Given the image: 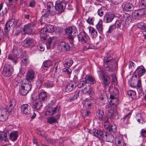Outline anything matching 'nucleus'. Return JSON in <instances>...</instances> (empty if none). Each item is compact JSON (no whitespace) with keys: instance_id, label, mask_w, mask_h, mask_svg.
<instances>
[{"instance_id":"f257e3e1","label":"nucleus","mask_w":146,"mask_h":146,"mask_svg":"<svg viewBox=\"0 0 146 146\" xmlns=\"http://www.w3.org/2000/svg\"><path fill=\"white\" fill-rule=\"evenodd\" d=\"M117 64H115V61L111 57H108L104 59V65L105 70L110 72H113L115 69Z\"/></svg>"},{"instance_id":"f03ea898","label":"nucleus","mask_w":146,"mask_h":146,"mask_svg":"<svg viewBox=\"0 0 146 146\" xmlns=\"http://www.w3.org/2000/svg\"><path fill=\"white\" fill-rule=\"evenodd\" d=\"M31 88V82L27 80H23L19 88V93L23 96L27 94Z\"/></svg>"},{"instance_id":"7ed1b4c3","label":"nucleus","mask_w":146,"mask_h":146,"mask_svg":"<svg viewBox=\"0 0 146 146\" xmlns=\"http://www.w3.org/2000/svg\"><path fill=\"white\" fill-rule=\"evenodd\" d=\"M66 34L68 35V38L72 41H73L74 36L77 35V30L75 27L72 26L68 27L65 30Z\"/></svg>"},{"instance_id":"20e7f679","label":"nucleus","mask_w":146,"mask_h":146,"mask_svg":"<svg viewBox=\"0 0 146 146\" xmlns=\"http://www.w3.org/2000/svg\"><path fill=\"white\" fill-rule=\"evenodd\" d=\"M97 71L100 79L102 80L104 86H106L109 84L110 81L108 79L106 78V74L104 71L99 68H97Z\"/></svg>"},{"instance_id":"39448f33","label":"nucleus","mask_w":146,"mask_h":146,"mask_svg":"<svg viewBox=\"0 0 146 146\" xmlns=\"http://www.w3.org/2000/svg\"><path fill=\"white\" fill-rule=\"evenodd\" d=\"M13 72V68L12 66L8 64H5L3 68L2 74L5 76H11Z\"/></svg>"},{"instance_id":"423d86ee","label":"nucleus","mask_w":146,"mask_h":146,"mask_svg":"<svg viewBox=\"0 0 146 146\" xmlns=\"http://www.w3.org/2000/svg\"><path fill=\"white\" fill-rule=\"evenodd\" d=\"M35 22L31 23H28L25 25L23 29V31L22 32V34L27 33L30 34L32 33L33 31L32 27L36 25Z\"/></svg>"},{"instance_id":"0eeeda50","label":"nucleus","mask_w":146,"mask_h":146,"mask_svg":"<svg viewBox=\"0 0 146 146\" xmlns=\"http://www.w3.org/2000/svg\"><path fill=\"white\" fill-rule=\"evenodd\" d=\"M66 5V3L64 2H56L55 7V10L61 13L63 11Z\"/></svg>"},{"instance_id":"6e6552de","label":"nucleus","mask_w":146,"mask_h":146,"mask_svg":"<svg viewBox=\"0 0 146 146\" xmlns=\"http://www.w3.org/2000/svg\"><path fill=\"white\" fill-rule=\"evenodd\" d=\"M58 48L60 50L65 52L69 50L70 46L68 44L64 42H62L60 43Z\"/></svg>"},{"instance_id":"1a4fd4ad","label":"nucleus","mask_w":146,"mask_h":146,"mask_svg":"<svg viewBox=\"0 0 146 146\" xmlns=\"http://www.w3.org/2000/svg\"><path fill=\"white\" fill-rule=\"evenodd\" d=\"M77 84L74 82H68L66 86L65 91L67 92H70L72 90H74Z\"/></svg>"},{"instance_id":"9d476101","label":"nucleus","mask_w":146,"mask_h":146,"mask_svg":"<svg viewBox=\"0 0 146 146\" xmlns=\"http://www.w3.org/2000/svg\"><path fill=\"white\" fill-rule=\"evenodd\" d=\"M115 15L113 14L110 13H106L104 16L103 21L105 23H109L111 22L114 19Z\"/></svg>"},{"instance_id":"9b49d317","label":"nucleus","mask_w":146,"mask_h":146,"mask_svg":"<svg viewBox=\"0 0 146 146\" xmlns=\"http://www.w3.org/2000/svg\"><path fill=\"white\" fill-rule=\"evenodd\" d=\"M21 110L23 113L25 114H29L31 113V108L28 104H25L21 106Z\"/></svg>"},{"instance_id":"f8f14e48","label":"nucleus","mask_w":146,"mask_h":146,"mask_svg":"<svg viewBox=\"0 0 146 146\" xmlns=\"http://www.w3.org/2000/svg\"><path fill=\"white\" fill-rule=\"evenodd\" d=\"M87 36L85 33H80L78 36V40L82 44L85 43L87 41Z\"/></svg>"},{"instance_id":"ddd939ff","label":"nucleus","mask_w":146,"mask_h":146,"mask_svg":"<svg viewBox=\"0 0 146 146\" xmlns=\"http://www.w3.org/2000/svg\"><path fill=\"white\" fill-rule=\"evenodd\" d=\"M26 79L25 80H27L30 82L33 81V80L35 77V73L33 70H28L26 75Z\"/></svg>"},{"instance_id":"4468645a","label":"nucleus","mask_w":146,"mask_h":146,"mask_svg":"<svg viewBox=\"0 0 146 146\" xmlns=\"http://www.w3.org/2000/svg\"><path fill=\"white\" fill-rule=\"evenodd\" d=\"M95 134L96 135H95L96 137H99V136L100 137H103L105 136L107 137L108 136H109V137H111L113 136L112 135L111 133H104V132L102 131L98 130L96 129V131L95 133Z\"/></svg>"},{"instance_id":"2eb2a0df","label":"nucleus","mask_w":146,"mask_h":146,"mask_svg":"<svg viewBox=\"0 0 146 146\" xmlns=\"http://www.w3.org/2000/svg\"><path fill=\"white\" fill-rule=\"evenodd\" d=\"M110 98L111 99L109 103L110 106H116L118 104V100L114 96L111 95L110 96Z\"/></svg>"},{"instance_id":"dca6fc26","label":"nucleus","mask_w":146,"mask_h":146,"mask_svg":"<svg viewBox=\"0 0 146 146\" xmlns=\"http://www.w3.org/2000/svg\"><path fill=\"white\" fill-rule=\"evenodd\" d=\"M33 42V40L32 38H27L22 42V45L24 47L27 48Z\"/></svg>"},{"instance_id":"f3484780","label":"nucleus","mask_w":146,"mask_h":146,"mask_svg":"<svg viewBox=\"0 0 146 146\" xmlns=\"http://www.w3.org/2000/svg\"><path fill=\"white\" fill-rule=\"evenodd\" d=\"M115 143L117 146H125L123 137H116Z\"/></svg>"},{"instance_id":"a211bd4d","label":"nucleus","mask_w":146,"mask_h":146,"mask_svg":"<svg viewBox=\"0 0 146 146\" xmlns=\"http://www.w3.org/2000/svg\"><path fill=\"white\" fill-rule=\"evenodd\" d=\"M60 116L59 114H58L56 115L55 117H48V118L47 122L50 124L56 122L57 120L59 118Z\"/></svg>"},{"instance_id":"6ab92c4d","label":"nucleus","mask_w":146,"mask_h":146,"mask_svg":"<svg viewBox=\"0 0 146 146\" xmlns=\"http://www.w3.org/2000/svg\"><path fill=\"white\" fill-rule=\"evenodd\" d=\"M46 28H44L41 29L40 31V38L44 40H46L47 37L46 34L47 33Z\"/></svg>"},{"instance_id":"aec40b11","label":"nucleus","mask_w":146,"mask_h":146,"mask_svg":"<svg viewBox=\"0 0 146 146\" xmlns=\"http://www.w3.org/2000/svg\"><path fill=\"white\" fill-rule=\"evenodd\" d=\"M136 71L137 72L138 76H141L145 73L146 70L143 66H141L137 68Z\"/></svg>"},{"instance_id":"412c9836","label":"nucleus","mask_w":146,"mask_h":146,"mask_svg":"<svg viewBox=\"0 0 146 146\" xmlns=\"http://www.w3.org/2000/svg\"><path fill=\"white\" fill-rule=\"evenodd\" d=\"M83 90L84 93L90 95V97H91L94 94L92 89L90 86H88L87 87L86 86Z\"/></svg>"},{"instance_id":"4be33fe9","label":"nucleus","mask_w":146,"mask_h":146,"mask_svg":"<svg viewBox=\"0 0 146 146\" xmlns=\"http://www.w3.org/2000/svg\"><path fill=\"white\" fill-rule=\"evenodd\" d=\"M134 6L131 3H127L125 4L123 9L126 11H130L133 9Z\"/></svg>"},{"instance_id":"5701e85b","label":"nucleus","mask_w":146,"mask_h":146,"mask_svg":"<svg viewBox=\"0 0 146 146\" xmlns=\"http://www.w3.org/2000/svg\"><path fill=\"white\" fill-rule=\"evenodd\" d=\"M42 106L41 102L36 101L33 103V108L37 110H39Z\"/></svg>"},{"instance_id":"b1692460","label":"nucleus","mask_w":146,"mask_h":146,"mask_svg":"<svg viewBox=\"0 0 146 146\" xmlns=\"http://www.w3.org/2000/svg\"><path fill=\"white\" fill-rule=\"evenodd\" d=\"M85 81L87 83L93 84L94 83V79L91 76L87 75L86 77Z\"/></svg>"},{"instance_id":"393cba45","label":"nucleus","mask_w":146,"mask_h":146,"mask_svg":"<svg viewBox=\"0 0 146 146\" xmlns=\"http://www.w3.org/2000/svg\"><path fill=\"white\" fill-rule=\"evenodd\" d=\"M114 107H110L108 113V115L111 119L113 118L114 116Z\"/></svg>"},{"instance_id":"a878e982","label":"nucleus","mask_w":146,"mask_h":146,"mask_svg":"<svg viewBox=\"0 0 146 146\" xmlns=\"http://www.w3.org/2000/svg\"><path fill=\"white\" fill-rule=\"evenodd\" d=\"M102 21L101 20H100L96 25V28L100 33L102 31Z\"/></svg>"},{"instance_id":"bb28decb","label":"nucleus","mask_w":146,"mask_h":146,"mask_svg":"<svg viewBox=\"0 0 146 146\" xmlns=\"http://www.w3.org/2000/svg\"><path fill=\"white\" fill-rule=\"evenodd\" d=\"M80 92V91L79 90H76L74 95L73 96L70 98L69 100L71 101H72L77 99L79 96Z\"/></svg>"},{"instance_id":"cd10ccee","label":"nucleus","mask_w":146,"mask_h":146,"mask_svg":"<svg viewBox=\"0 0 146 146\" xmlns=\"http://www.w3.org/2000/svg\"><path fill=\"white\" fill-rule=\"evenodd\" d=\"M39 98L40 101L46 100L47 99L46 94L45 92L40 93L39 95Z\"/></svg>"},{"instance_id":"c85d7f7f","label":"nucleus","mask_w":146,"mask_h":146,"mask_svg":"<svg viewBox=\"0 0 146 146\" xmlns=\"http://www.w3.org/2000/svg\"><path fill=\"white\" fill-rule=\"evenodd\" d=\"M46 31L47 33H52L54 32V28L53 26L50 25H48L46 27Z\"/></svg>"},{"instance_id":"c756f323","label":"nucleus","mask_w":146,"mask_h":146,"mask_svg":"<svg viewBox=\"0 0 146 146\" xmlns=\"http://www.w3.org/2000/svg\"><path fill=\"white\" fill-rule=\"evenodd\" d=\"M14 108H12V107H9V105L7 106L6 109L3 110V112H5L6 114H9L12 111V110Z\"/></svg>"},{"instance_id":"7c9ffc66","label":"nucleus","mask_w":146,"mask_h":146,"mask_svg":"<svg viewBox=\"0 0 146 146\" xmlns=\"http://www.w3.org/2000/svg\"><path fill=\"white\" fill-rule=\"evenodd\" d=\"M52 65V63L51 60H45L43 63L42 65L45 68H48Z\"/></svg>"},{"instance_id":"2f4dec72","label":"nucleus","mask_w":146,"mask_h":146,"mask_svg":"<svg viewBox=\"0 0 146 146\" xmlns=\"http://www.w3.org/2000/svg\"><path fill=\"white\" fill-rule=\"evenodd\" d=\"M140 16L141 18L143 17H146V9H142L138 10Z\"/></svg>"},{"instance_id":"473e14b6","label":"nucleus","mask_w":146,"mask_h":146,"mask_svg":"<svg viewBox=\"0 0 146 146\" xmlns=\"http://www.w3.org/2000/svg\"><path fill=\"white\" fill-rule=\"evenodd\" d=\"M89 31L93 37H96L97 35V32L93 27H91L89 29Z\"/></svg>"},{"instance_id":"72a5a7b5","label":"nucleus","mask_w":146,"mask_h":146,"mask_svg":"<svg viewBox=\"0 0 146 146\" xmlns=\"http://www.w3.org/2000/svg\"><path fill=\"white\" fill-rule=\"evenodd\" d=\"M28 57L26 56V54H23V57L21 59L22 62L25 65L28 62Z\"/></svg>"},{"instance_id":"f704fd0d","label":"nucleus","mask_w":146,"mask_h":146,"mask_svg":"<svg viewBox=\"0 0 146 146\" xmlns=\"http://www.w3.org/2000/svg\"><path fill=\"white\" fill-rule=\"evenodd\" d=\"M127 93L128 95L130 96L132 99L135 98L136 93L134 90H129L127 91Z\"/></svg>"},{"instance_id":"c9c22d12","label":"nucleus","mask_w":146,"mask_h":146,"mask_svg":"<svg viewBox=\"0 0 146 146\" xmlns=\"http://www.w3.org/2000/svg\"><path fill=\"white\" fill-rule=\"evenodd\" d=\"M117 127L115 125H113L110 126L109 128H108V131L110 133L114 132H115L116 130Z\"/></svg>"},{"instance_id":"e433bc0d","label":"nucleus","mask_w":146,"mask_h":146,"mask_svg":"<svg viewBox=\"0 0 146 146\" xmlns=\"http://www.w3.org/2000/svg\"><path fill=\"white\" fill-rule=\"evenodd\" d=\"M137 89L139 93H140L142 92V87L141 86V81L140 79L138 80Z\"/></svg>"},{"instance_id":"4c0bfd02","label":"nucleus","mask_w":146,"mask_h":146,"mask_svg":"<svg viewBox=\"0 0 146 146\" xmlns=\"http://www.w3.org/2000/svg\"><path fill=\"white\" fill-rule=\"evenodd\" d=\"M97 115L100 119H102L104 115V112L102 110L98 111Z\"/></svg>"},{"instance_id":"58836bf2","label":"nucleus","mask_w":146,"mask_h":146,"mask_svg":"<svg viewBox=\"0 0 146 146\" xmlns=\"http://www.w3.org/2000/svg\"><path fill=\"white\" fill-rule=\"evenodd\" d=\"M5 114V112H3V110H0V121H3L5 120V118L4 117Z\"/></svg>"},{"instance_id":"ea45409f","label":"nucleus","mask_w":146,"mask_h":146,"mask_svg":"<svg viewBox=\"0 0 146 146\" xmlns=\"http://www.w3.org/2000/svg\"><path fill=\"white\" fill-rule=\"evenodd\" d=\"M124 19L125 20V24H127V23H128V21H130L131 18H130L129 15L127 13H125L124 15Z\"/></svg>"},{"instance_id":"a19ab883","label":"nucleus","mask_w":146,"mask_h":146,"mask_svg":"<svg viewBox=\"0 0 146 146\" xmlns=\"http://www.w3.org/2000/svg\"><path fill=\"white\" fill-rule=\"evenodd\" d=\"M47 41L46 42V45L48 49H49L50 47L51 44L52 40V37H50L48 39H47Z\"/></svg>"},{"instance_id":"79ce46f5","label":"nucleus","mask_w":146,"mask_h":146,"mask_svg":"<svg viewBox=\"0 0 146 146\" xmlns=\"http://www.w3.org/2000/svg\"><path fill=\"white\" fill-rule=\"evenodd\" d=\"M139 7L142 9H145L146 8V1H142L140 3Z\"/></svg>"},{"instance_id":"37998d69","label":"nucleus","mask_w":146,"mask_h":146,"mask_svg":"<svg viewBox=\"0 0 146 146\" xmlns=\"http://www.w3.org/2000/svg\"><path fill=\"white\" fill-rule=\"evenodd\" d=\"M9 104V107H12V108H14L16 105V102L15 100L13 99H11Z\"/></svg>"},{"instance_id":"c03bdc74","label":"nucleus","mask_w":146,"mask_h":146,"mask_svg":"<svg viewBox=\"0 0 146 146\" xmlns=\"http://www.w3.org/2000/svg\"><path fill=\"white\" fill-rule=\"evenodd\" d=\"M12 52L14 56L16 58H19V56L17 48H14L12 50Z\"/></svg>"},{"instance_id":"a18cd8bd","label":"nucleus","mask_w":146,"mask_h":146,"mask_svg":"<svg viewBox=\"0 0 146 146\" xmlns=\"http://www.w3.org/2000/svg\"><path fill=\"white\" fill-rule=\"evenodd\" d=\"M73 63V61L72 60H69L65 64V66L67 68H69L71 66Z\"/></svg>"},{"instance_id":"49530a36","label":"nucleus","mask_w":146,"mask_h":146,"mask_svg":"<svg viewBox=\"0 0 146 146\" xmlns=\"http://www.w3.org/2000/svg\"><path fill=\"white\" fill-rule=\"evenodd\" d=\"M122 21V20H116L115 22V28H120V27L121 25Z\"/></svg>"},{"instance_id":"de8ad7c7","label":"nucleus","mask_w":146,"mask_h":146,"mask_svg":"<svg viewBox=\"0 0 146 146\" xmlns=\"http://www.w3.org/2000/svg\"><path fill=\"white\" fill-rule=\"evenodd\" d=\"M45 86L47 88H50L54 86V84L52 82H48L46 83Z\"/></svg>"},{"instance_id":"09e8293b","label":"nucleus","mask_w":146,"mask_h":146,"mask_svg":"<svg viewBox=\"0 0 146 146\" xmlns=\"http://www.w3.org/2000/svg\"><path fill=\"white\" fill-rule=\"evenodd\" d=\"M19 136V133L17 131H13L10 134V137H18Z\"/></svg>"},{"instance_id":"8fccbe9b","label":"nucleus","mask_w":146,"mask_h":146,"mask_svg":"<svg viewBox=\"0 0 146 146\" xmlns=\"http://www.w3.org/2000/svg\"><path fill=\"white\" fill-rule=\"evenodd\" d=\"M50 108L51 110L52 114L53 115L55 114L56 112L59 110L57 106L54 108Z\"/></svg>"},{"instance_id":"3c124183","label":"nucleus","mask_w":146,"mask_h":146,"mask_svg":"<svg viewBox=\"0 0 146 146\" xmlns=\"http://www.w3.org/2000/svg\"><path fill=\"white\" fill-rule=\"evenodd\" d=\"M56 10L55 9L54 7H53L52 8H51L50 10H48V11L49 13L50 14L52 15H55L56 13Z\"/></svg>"},{"instance_id":"603ef678","label":"nucleus","mask_w":146,"mask_h":146,"mask_svg":"<svg viewBox=\"0 0 146 146\" xmlns=\"http://www.w3.org/2000/svg\"><path fill=\"white\" fill-rule=\"evenodd\" d=\"M15 22V20L14 19H12L10 21L7 22L6 24L10 27L12 26Z\"/></svg>"},{"instance_id":"864d4df0","label":"nucleus","mask_w":146,"mask_h":146,"mask_svg":"<svg viewBox=\"0 0 146 146\" xmlns=\"http://www.w3.org/2000/svg\"><path fill=\"white\" fill-rule=\"evenodd\" d=\"M134 16L135 17V19H139L140 18H141V17L140 16L139 12L138 10L135 11L134 13Z\"/></svg>"},{"instance_id":"5fc2aeb1","label":"nucleus","mask_w":146,"mask_h":146,"mask_svg":"<svg viewBox=\"0 0 146 146\" xmlns=\"http://www.w3.org/2000/svg\"><path fill=\"white\" fill-rule=\"evenodd\" d=\"M10 27L8 25L6 24L5 25V27L4 28V32L6 34H7L9 32Z\"/></svg>"},{"instance_id":"6e6d98bb","label":"nucleus","mask_w":146,"mask_h":146,"mask_svg":"<svg viewBox=\"0 0 146 146\" xmlns=\"http://www.w3.org/2000/svg\"><path fill=\"white\" fill-rule=\"evenodd\" d=\"M96 131V129H94L93 131L90 129H88V132L90 134L92 135V136H95V135H96L95 133Z\"/></svg>"},{"instance_id":"4d7b16f0","label":"nucleus","mask_w":146,"mask_h":146,"mask_svg":"<svg viewBox=\"0 0 146 146\" xmlns=\"http://www.w3.org/2000/svg\"><path fill=\"white\" fill-rule=\"evenodd\" d=\"M102 7L100 9H99L98 11V15L100 17L102 16L104 14V11Z\"/></svg>"},{"instance_id":"13d9d810","label":"nucleus","mask_w":146,"mask_h":146,"mask_svg":"<svg viewBox=\"0 0 146 146\" xmlns=\"http://www.w3.org/2000/svg\"><path fill=\"white\" fill-rule=\"evenodd\" d=\"M115 26L114 25H112L109 27L108 30L107 32L110 33L115 29Z\"/></svg>"},{"instance_id":"bf43d9fd","label":"nucleus","mask_w":146,"mask_h":146,"mask_svg":"<svg viewBox=\"0 0 146 146\" xmlns=\"http://www.w3.org/2000/svg\"><path fill=\"white\" fill-rule=\"evenodd\" d=\"M47 6L48 10H50L54 7L52 3L50 2H48L47 3Z\"/></svg>"},{"instance_id":"052dcab7","label":"nucleus","mask_w":146,"mask_h":146,"mask_svg":"<svg viewBox=\"0 0 146 146\" xmlns=\"http://www.w3.org/2000/svg\"><path fill=\"white\" fill-rule=\"evenodd\" d=\"M141 136L143 137H146V129H141Z\"/></svg>"},{"instance_id":"680f3d73","label":"nucleus","mask_w":146,"mask_h":146,"mask_svg":"<svg viewBox=\"0 0 146 146\" xmlns=\"http://www.w3.org/2000/svg\"><path fill=\"white\" fill-rule=\"evenodd\" d=\"M86 83H87V82H86L85 80H83L82 81H80V82L79 83V87H83L85 85Z\"/></svg>"},{"instance_id":"e2e57ef3","label":"nucleus","mask_w":146,"mask_h":146,"mask_svg":"<svg viewBox=\"0 0 146 146\" xmlns=\"http://www.w3.org/2000/svg\"><path fill=\"white\" fill-rule=\"evenodd\" d=\"M7 137H0V142L1 143H4L5 142H7L8 139H7Z\"/></svg>"},{"instance_id":"0e129e2a","label":"nucleus","mask_w":146,"mask_h":146,"mask_svg":"<svg viewBox=\"0 0 146 146\" xmlns=\"http://www.w3.org/2000/svg\"><path fill=\"white\" fill-rule=\"evenodd\" d=\"M104 128L107 129V132L108 133V128H109L110 126L109 125V123H105L104 124Z\"/></svg>"},{"instance_id":"69168bd1","label":"nucleus","mask_w":146,"mask_h":146,"mask_svg":"<svg viewBox=\"0 0 146 146\" xmlns=\"http://www.w3.org/2000/svg\"><path fill=\"white\" fill-rule=\"evenodd\" d=\"M63 71L66 72L69 75L72 72V70L71 69L64 68L63 69Z\"/></svg>"},{"instance_id":"338daca9","label":"nucleus","mask_w":146,"mask_h":146,"mask_svg":"<svg viewBox=\"0 0 146 146\" xmlns=\"http://www.w3.org/2000/svg\"><path fill=\"white\" fill-rule=\"evenodd\" d=\"M123 0H112L113 3L115 4H118L121 3Z\"/></svg>"},{"instance_id":"774afa93","label":"nucleus","mask_w":146,"mask_h":146,"mask_svg":"<svg viewBox=\"0 0 146 146\" xmlns=\"http://www.w3.org/2000/svg\"><path fill=\"white\" fill-rule=\"evenodd\" d=\"M131 113H129L127 115H126L125 117L123 118V120H127L130 117Z\"/></svg>"}]
</instances>
